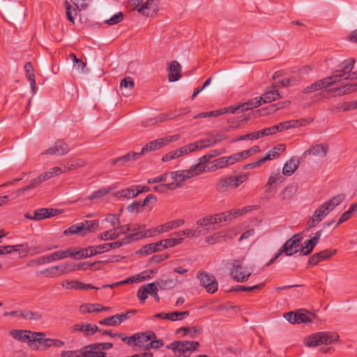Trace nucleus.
<instances>
[{
  "label": "nucleus",
  "instance_id": "f257e3e1",
  "mask_svg": "<svg viewBox=\"0 0 357 357\" xmlns=\"http://www.w3.org/2000/svg\"><path fill=\"white\" fill-rule=\"evenodd\" d=\"M10 335L15 339L21 341L26 342L28 346L33 349L37 350L39 349L38 341L39 336H45V333L40 332H31L26 330H11Z\"/></svg>",
  "mask_w": 357,
  "mask_h": 357
},
{
  "label": "nucleus",
  "instance_id": "f03ea898",
  "mask_svg": "<svg viewBox=\"0 0 357 357\" xmlns=\"http://www.w3.org/2000/svg\"><path fill=\"white\" fill-rule=\"evenodd\" d=\"M199 346V343L197 341H174L166 347L172 350L178 357H189Z\"/></svg>",
  "mask_w": 357,
  "mask_h": 357
},
{
  "label": "nucleus",
  "instance_id": "7ed1b4c3",
  "mask_svg": "<svg viewBox=\"0 0 357 357\" xmlns=\"http://www.w3.org/2000/svg\"><path fill=\"white\" fill-rule=\"evenodd\" d=\"M339 335L335 332H319L310 335L305 340L307 347H317L320 344H330L338 340Z\"/></svg>",
  "mask_w": 357,
  "mask_h": 357
},
{
  "label": "nucleus",
  "instance_id": "20e7f679",
  "mask_svg": "<svg viewBox=\"0 0 357 357\" xmlns=\"http://www.w3.org/2000/svg\"><path fill=\"white\" fill-rule=\"evenodd\" d=\"M247 178L248 176L245 174L236 176L231 175L222 176L216 184V190L220 192H225L229 188H237Z\"/></svg>",
  "mask_w": 357,
  "mask_h": 357
},
{
  "label": "nucleus",
  "instance_id": "39448f33",
  "mask_svg": "<svg viewBox=\"0 0 357 357\" xmlns=\"http://www.w3.org/2000/svg\"><path fill=\"white\" fill-rule=\"evenodd\" d=\"M202 172H203V167L200 165H195L192 166L189 169L172 172L170 176L174 181L173 183L175 185H178V187H179L180 183L199 175Z\"/></svg>",
  "mask_w": 357,
  "mask_h": 357
},
{
  "label": "nucleus",
  "instance_id": "423d86ee",
  "mask_svg": "<svg viewBox=\"0 0 357 357\" xmlns=\"http://www.w3.org/2000/svg\"><path fill=\"white\" fill-rule=\"evenodd\" d=\"M208 137L207 138L200 139L195 143L188 144L189 149L190 150V153L199 149L208 148L221 142L225 138L224 135H218L215 136L211 133H208Z\"/></svg>",
  "mask_w": 357,
  "mask_h": 357
},
{
  "label": "nucleus",
  "instance_id": "0eeeda50",
  "mask_svg": "<svg viewBox=\"0 0 357 357\" xmlns=\"http://www.w3.org/2000/svg\"><path fill=\"white\" fill-rule=\"evenodd\" d=\"M252 271L248 267L242 266L240 260L236 259L233 262V266L231 269V275L238 282H244L248 280Z\"/></svg>",
  "mask_w": 357,
  "mask_h": 357
},
{
  "label": "nucleus",
  "instance_id": "6e6552de",
  "mask_svg": "<svg viewBox=\"0 0 357 357\" xmlns=\"http://www.w3.org/2000/svg\"><path fill=\"white\" fill-rule=\"evenodd\" d=\"M302 236L301 234H296L287 240L282 246V251L287 256H291L300 250Z\"/></svg>",
  "mask_w": 357,
  "mask_h": 357
},
{
  "label": "nucleus",
  "instance_id": "1a4fd4ad",
  "mask_svg": "<svg viewBox=\"0 0 357 357\" xmlns=\"http://www.w3.org/2000/svg\"><path fill=\"white\" fill-rule=\"evenodd\" d=\"M197 278L199 279L200 284L206 289L208 293L213 294L218 290V284L213 275L205 272L198 273Z\"/></svg>",
  "mask_w": 357,
  "mask_h": 357
},
{
  "label": "nucleus",
  "instance_id": "9d476101",
  "mask_svg": "<svg viewBox=\"0 0 357 357\" xmlns=\"http://www.w3.org/2000/svg\"><path fill=\"white\" fill-rule=\"evenodd\" d=\"M355 63V60L353 58H349L348 59L344 60L339 66L337 72L339 74L333 75L331 77H335L332 79L333 83L335 84L339 82L340 79H345L347 75L350 73V72L353 70Z\"/></svg>",
  "mask_w": 357,
  "mask_h": 357
},
{
  "label": "nucleus",
  "instance_id": "9b49d317",
  "mask_svg": "<svg viewBox=\"0 0 357 357\" xmlns=\"http://www.w3.org/2000/svg\"><path fill=\"white\" fill-rule=\"evenodd\" d=\"M184 224V220L177 219L170 222H167L163 225H160L155 228L152 229V231H148L146 235L155 236L158 234L168 231L174 228L182 226Z\"/></svg>",
  "mask_w": 357,
  "mask_h": 357
},
{
  "label": "nucleus",
  "instance_id": "f8f14e48",
  "mask_svg": "<svg viewBox=\"0 0 357 357\" xmlns=\"http://www.w3.org/2000/svg\"><path fill=\"white\" fill-rule=\"evenodd\" d=\"M335 78V77H327L324 79H321L319 81L315 82L314 83L305 87L302 90V93L303 94H309L313 92H315L318 90L328 88L334 84L333 83L332 79Z\"/></svg>",
  "mask_w": 357,
  "mask_h": 357
},
{
  "label": "nucleus",
  "instance_id": "ddd939ff",
  "mask_svg": "<svg viewBox=\"0 0 357 357\" xmlns=\"http://www.w3.org/2000/svg\"><path fill=\"white\" fill-rule=\"evenodd\" d=\"M59 213L58 209L42 208L36 210L33 214L26 213L24 217L32 220H41L56 215Z\"/></svg>",
  "mask_w": 357,
  "mask_h": 357
},
{
  "label": "nucleus",
  "instance_id": "4468645a",
  "mask_svg": "<svg viewBox=\"0 0 357 357\" xmlns=\"http://www.w3.org/2000/svg\"><path fill=\"white\" fill-rule=\"evenodd\" d=\"M158 10V0H147L137 9V12L147 17H152Z\"/></svg>",
  "mask_w": 357,
  "mask_h": 357
},
{
  "label": "nucleus",
  "instance_id": "2eb2a0df",
  "mask_svg": "<svg viewBox=\"0 0 357 357\" xmlns=\"http://www.w3.org/2000/svg\"><path fill=\"white\" fill-rule=\"evenodd\" d=\"M156 338L155 334L153 331H146L144 333H136L135 346L138 347L149 349V343L150 340Z\"/></svg>",
  "mask_w": 357,
  "mask_h": 357
},
{
  "label": "nucleus",
  "instance_id": "dca6fc26",
  "mask_svg": "<svg viewBox=\"0 0 357 357\" xmlns=\"http://www.w3.org/2000/svg\"><path fill=\"white\" fill-rule=\"evenodd\" d=\"M328 151V146L326 144H315L303 153V156L306 158L308 155H313L319 158H324Z\"/></svg>",
  "mask_w": 357,
  "mask_h": 357
},
{
  "label": "nucleus",
  "instance_id": "f3484780",
  "mask_svg": "<svg viewBox=\"0 0 357 357\" xmlns=\"http://www.w3.org/2000/svg\"><path fill=\"white\" fill-rule=\"evenodd\" d=\"M68 145L62 140L56 142L54 145L47 149L44 154H50L55 155H63L69 151Z\"/></svg>",
  "mask_w": 357,
  "mask_h": 357
},
{
  "label": "nucleus",
  "instance_id": "a211bd4d",
  "mask_svg": "<svg viewBox=\"0 0 357 357\" xmlns=\"http://www.w3.org/2000/svg\"><path fill=\"white\" fill-rule=\"evenodd\" d=\"M43 181H45V179L43 178V175L40 174L37 178H34L31 182L30 184H29L23 188H21L18 189L17 191H15V192H13L12 194H10V197H11L12 199H13L18 197H20V196L23 195L25 192L35 188L36 187H37L38 185H40Z\"/></svg>",
  "mask_w": 357,
  "mask_h": 357
},
{
  "label": "nucleus",
  "instance_id": "6ab92c4d",
  "mask_svg": "<svg viewBox=\"0 0 357 357\" xmlns=\"http://www.w3.org/2000/svg\"><path fill=\"white\" fill-rule=\"evenodd\" d=\"M99 331L95 324L80 323L73 326V332H83L84 335H92Z\"/></svg>",
  "mask_w": 357,
  "mask_h": 357
},
{
  "label": "nucleus",
  "instance_id": "aec40b11",
  "mask_svg": "<svg viewBox=\"0 0 357 357\" xmlns=\"http://www.w3.org/2000/svg\"><path fill=\"white\" fill-rule=\"evenodd\" d=\"M168 79L171 82H176L181 77V66L177 61H173L168 67Z\"/></svg>",
  "mask_w": 357,
  "mask_h": 357
},
{
  "label": "nucleus",
  "instance_id": "412c9836",
  "mask_svg": "<svg viewBox=\"0 0 357 357\" xmlns=\"http://www.w3.org/2000/svg\"><path fill=\"white\" fill-rule=\"evenodd\" d=\"M189 153H190V150L189 149L188 145H186L178 149L167 153L162 157V160L163 162H169L174 159L178 158L182 155H187Z\"/></svg>",
  "mask_w": 357,
  "mask_h": 357
},
{
  "label": "nucleus",
  "instance_id": "4be33fe9",
  "mask_svg": "<svg viewBox=\"0 0 357 357\" xmlns=\"http://www.w3.org/2000/svg\"><path fill=\"white\" fill-rule=\"evenodd\" d=\"M81 357H105V353L98 351L93 344L87 345L79 350Z\"/></svg>",
  "mask_w": 357,
  "mask_h": 357
},
{
  "label": "nucleus",
  "instance_id": "5701e85b",
  "mask_svg": "<svg viewBox=\"0 0 357 357\" xmlns=\"http://www.w3.org/2000/svg\"><path fill=\"white\" fill-rule=\"evenodd\" d=\"M140 157L138 152L128 153L123 156L119 157L118 158L112 160L113 165H118L120 167L123 166L126 162L135 161Z\"/></svg>",
  "mask_w": 357,
  "mask_h": 357
},
{
  "label": "nucleus",
  "instance_id": "b1692460",
  "mask_svg": "<svg viewBox=\"0 0 357 357\" xmlns=\"http://www.w3.org/2000/svg\"><path fill=\"white\" fill-rule=\"evenodd\" d=\"M300 161L296 157L291 158L287 161L282 168V174L285 176H291L298 167Z\"/></svg>",
  "mask_w": 357,
  "mask_h": 357
},
{
  "label": "nucleus",
  "instance_id": "393cba45",
  "mask_svg": "<svg viewBox=\"0 0 357 357\" xmlns=\"http://www.w3.org/2000/svg\"><path fill=\"white\" fill-rule=\"evenodd\" d=\"M38 339L40 340L38 341V345H43L45 348L52 347L59 348L64 345V342L59 339L44 338V336H39Z\"/></svg>",
  "mask_w": 357,
  "mask_h": 357
},
{
  "label": "nucleus",
  "instance_id": "a878e982",
  "mask_svg": "<svg viewBox=\"0 0 357 357\" xmlns=\"http://www.w3.org/2000/svg\"><path fill=\"white\" fill-rule=\"evenodd\" d=\"M197 225L199 227H202L204 234H206L210 230H213L214 228V222L213 218L212 215H208L204 218H202L197 221Z\"/></svg>",
  "mask_w": 357,
  "mask_h": 357
},
{
  "label": "nucleus",
  "instance_id": "bb28decb",
  "mask_svg": "<svg viewBox=\"0 0 357 357\" xmlns=\"http://www.w3.org/2000/svg\"><path fill=\"white\" fill-rule=\"evenodd\" d=\"M109 309L110 307H103L98 303H84L80 306V311L84 314L91 312H99L104 310H109Z\"/></svg>",
  "mask_w": 357,
  "mask_h": 357
},
{
  "label": "nucleus",
  "instance_id": "cd10ccee",
  "mask_svg": "<svg viewBox=\"0 0 357 357\" xmlns=\"http://www.w3.org/2000/svg\"><path fill=\"white\" fill-rule=\"evenodd\" d=\"M162 250L164 249L160 243V241H158L144 245L137 252L143 255H148L152 252H160Z\"/></svg>",
  "mask_w": 357,
  "mask_h": 357
},
{
  "label": "nucleus",
  "instance_id": "c85d7f7f",
  "mask_svg": "<svg viewBox=\"0 0 357 357\" xmlns=\"http://www.w3.org/2000/svg\"><path fill=\"white\" fill-rule=\"evenodd\" d=\"M148 231H152V229H146V231H139V229H137V225H132V234L127 236H133V238L129 239V243L144 238L152 237V236L146 235Z\"/></svg>",
  "mask_w": 357,
  "mask_h": 357
},
{
  "label": "nucleus",
  "instance_id": "c756f323",
  "mask_svg": "<svg viewBox=\"0 0 357 357\" xmlns=\"http://www.w3.org/2000/svg\"><path fill=\"white\" fill-rule=\"evenodd\" d=\"M26 77L30 82L31 89L33 93H35L36 84L35 79L34 70L31 62H27L24 66Z\"/></svg>",
  "mask_w": 357,
  "mask_h": 357
},
{
  "label": "nucleus",
  "instance_id": "7c9ffc66",
  "mask_svg": "<svg viewBox=\"0 0 357 357\" xmlns=\"http://www.w3.org/2000/svg\"><path fill=\"white\" fill-rule=\"evenodd\" d=\"M280 98V95L275 86H273L266 91L263 96L261 97L263 102H271L275 101Z\"/></svg>",
  "mask_w": 357,
  "mask_h": 357
},
{
  "label": "nucleus",
  "instance_id": "2f4dec72",
  "mask_svg": "<svg viewBox=\"0 0 357 357\" xmlns=\"http://www.w3.org/2000/svg\"><path fill=\"white\" fill-rule=\"evenodd\" d=\"M162 141L160 139H155L153 141H151L149 142L148 144H145L143 148L142 149V151L140 152H138L139 155H142L144 153H149L152 151L158 150L160 148H162Z\"/></svg>",
  "mask_w": 357,
  "mask_h": 357
},
{
  "label": "nucleus",
  "instance_id": "473e14b6",
  "mask_svg": "<svg viewBox=\"0 0 357 357\" xmlns=\"http://www.w3.org/2000/svg\"><path fill=\"white\" fill-rule=\"evenodd\" d=\"M357 213V203L353 204L349 209L345 211L339 218L337 223L335 225L337 227L338 225L342 224V222L348 220L351 217H352L354 214Z\"/></svg>",
  "mask_w": 357,
  "mask_h": 357
},
{
  "label": "nucleus",
  "instance_id": "72a5a7b5",
  "mask_svg": "<svg viewBox=\"0 0 357 357\" xmlns=\"http://www.w3.org/2000/svg\"><path fill=\"white\" fill-rule=\"evenodd\" d=\"M79 225L82 226V231H87L88 232H92L96 231L99 226V221L98 220H84L79 222Z\"/></svg>",
  "mask_w": 357,
  "mask_h": 357
},
{
  "label": "nucleus",
  "instance_id": "f704fd0d",
  "mask_svg": "<svg viewBox=\"0 0 357 357\" xmlns=\"http://www.w3.org/2000/svg\"><path fill=\"white\" fill-rule=\"evenodd\" d=\"M116 195L119 198H134L137 196L135 185L119 190L116 192Z\"/></svg>",
  "mask_w": 357,
  "mask_h": 357
},
{
  "label": "nucleus",
  "instance_id": "c9c22d12",
  "mask_svg": "<svg viewBox=\"0 0 357 357\" xmlns=\"http://www.w3.org/2000/svg\"><path fill=\"white\" fill-rule=\"evenodd\" d=\"M202 330V327L199 326H194L192 328L181 327L177 329L176 333H180L181 331H183V336H188L190 337H195L196 334L199 333Z\"/></svg>",
  "mask_w": 357,
  "mask_h": 357
},
{
  "label": "nucleus",
  "instance_id": "e433bc0d",
  "mask_svg": "<svg viewBox=\"0 0 357 357\" xmlns=\"http://www.w3.org/2000/svg\"><path fill=\"white\" fill-rule=\"evenodd\" d=\"M297 191V187L295 185H289L287 186L280 194L281 200L290 199L293 197Z\"/></svg>",
  "mask_w": 357,
  "mask_h": 357
},
{
  "label": "nucleus",
  "instance_id": "4c0bfd02",
  "mask_svg": "<svg viewBox=\"0 0 357 357\" xmlns=\"http://www.w3.org/2000/svg\"><path fill=\"white\" fill-rule=\"evenodd\" d=\"M329 207L325 204H322L319 206L314 212L313 215L321 222L331 211Z\"/></svg>",
  "mask_w": 357,
  "mask_h": 357
},
{
  "label": "nucleus",
  "instance_id": "58836bf2",
  "mask_svg": "<svg viewBox=\"0 0 357 357\" xmlns=\"http://www.w3.org/2000/svg\"><path fill=\"white\" fill-rule=\"evenodd\" d=\"M261 101L262 100L261 97L250 99L248 102L241 104L242 111L245 112L249 109H252L253 108H256L261 105Z\"/></svg>",
  "mask_w": 357,
  "mask_h": 357
},
{
  "label": "nucleus",
  "instance_id": "ea45409f",
  "mask_svg": "<svg viewBox=\"0 0 357 357\" xmlns=\"http://www.w3.org/2000/svg\"><path fill=\"white\" fill-rule=\"evenodd\" d=\"M330 91H336L338 92V95L342 96L346 93L357 91V84H347L339 88L332 89Z\"/></svg>",
  "mask_w": 357,
  "mask_h": 357
},
{
  "label": "nucleus",
  "instance_id": "a19ab883",
  "mask_svg": "<svg viewBox=\"0 0 357 357\" xmlns=\"http://www.w3.org/2000/svg\"><path fill=\"white\" fill-rule=\"evenodd\" d=\"M286 146L283 144H278L275 146L272 149H271L266 156H269L268 160H272L274 158H278L280 157V153L285 151Z\"/></svg>",
  "mask_w": 357,
  "mask_h": 357
},
{
  "label": "nucleus",
  "instance_id": "79ce46f5",
  "mask_svg": "<svg viewBox=\"0 0 357 357\" xmlns=\"http://www.w3.org/2000/svg\"><path fill=\"white\" fill-rule=\"evenodd\" d=\"M118 238L119 234L115 229L107 230L98 236V238L100 241H112Z\"/></svg>",
  "mask_w": 357,
  "mask_h": 357
},
{
  "label": "nucleus",
  "instance_id": "37998d69",
  "mask_svg": "<svg viewBox=\"0 0 357 357\" xmlns=\"http://www.w3.org/2000/svg\"><path fill=\"white\" fill-rule=\"evenodd\" d=\"M335 108L338 111L343 112L356 109H357V100L351 102L338 103L337 105L335 106Z\"/></svg>",
  "mask_w": 357,
  "mask_h": 357
},
{
  "label": "nucleus",
  "instance_id": "c03bdc74",
  "mask_svg": "<svg viewBox=\"0 0 357 357\" xmlns=\"http://www.w3.org/2000/svg\"><path fill=\"white\" fill-rule=\"evenodd\" d=\"M133 238V236H126L125 238H122L120 241L112 242V243H108L106 244V248L107 251H109L112 249H116L120 247H121L123 245H127L129 243V239Z\"/></svg>",
  "mask_w": 357,
  "mask_h": 357
},
{
  "label": "nucleus",
  "instance_id": "a18cd8bd",
  "mask_svg": "<svg viewBox=\"0 0 357 357\" xmlns=\"http://www.w3.org/2000/svg\"><path fill=\"white\" fill-rule=\"evenodd\" d=\"M86 165V162L83 159H77L75 161H69L64 165V171L67 172L71 169H75L79 167H82Z\"/></svg>",
  "mask_w": 357,
  "mask_h": 357
},
{
  "label": "nucleus",
  "instance_id": "49530a36",
  "mask_svg": "<svg viewBox=\"0 0 357 357\" xmlns=\"http://www.w3.org/2000/svg\"><path fill=\"white\" fill-rule=\"evenodd\" d=\"M317 245L316 242L313 241L311 238L305 241L304 242V246L301 248V253L300 255H310L312 250L313 248Z\"/></svg>",
  "mask_w": 357,
  "mask_h": 357
},
{
  "label": "nucleus",
  "instance_id": "de8ad7c7",
  "mask_svg": "<svg viewBox=\"0 0 357 357\" xmlns=\"http://www.w3.org/2000/svg\"><path fill=\"white\" fill-rule=\"evenodd\" d=\"M26 245H1L0 246V255L10 254L21 250Z\"/></svg>",
  "mask_w": 357,
  "mask_h": 357
},
{
  "label": "nucleus",
  "instance_id": "09e8293b",
  "mask_svg": "<svg viewBox=\"0 0 357 357\" xmlns=\"http://www.w3.org/2000/svg\"><path fill=\"white\" fill-rule=\"evenodd\" d=\"M21 317L28 319L29 320L39 321L42 319L43 316L39 312H34L31 310H22Z\"/></svg>",
  "mask_w": 357,
  "mask_h": 357
},
{
  "label": "nucleus",
  "instance_id": "8fccbe9b",
  "mask_svg": "<svg viewBox=\"0 0 357 357\" xmlns=\"http://www.w3.org/2000/svg\"><path fill=\"white\" fill-rule=\"evenodd\" d=\"M344 199V195H338L324 203L329 207V209L332 211L335 206L340 205Z\"/></svg>",
  "mask_w": 357,
  "mask_h": 357
},
{
  "label": "nucleus",
  "instance_id": "3c124183",
  "mask_svg": "<svg viewBox=\"0 0 357 357\" xmlns=\"http://www.w3.org/2000/svg\"><path fill=\"white\" fill-rule=\"evenodd\" d=\"M284 181V178L278 172L275 174H272L268 182L266 184V187H268L271 188V186L275 183H282Z\"/></svg>",
  "mask_w": 357,
  "mask_h": 357
},
{
  "label": "nucleus",
  "instance_id": "603ef678",
  "mask_svg": "<svg viewBox=\"0 0 357 357\" xmlns=\"http://www.w3.org/2000/svg\"><path fill=\"white\" fill-rule=\"evenodd\" d=\"M64 6L66 8L68 20L72 22H74V16H76L77 14L76 9L73 7L68 1H65Z\"/></svg>",
  "mask_w": 357,
  "mask_h": 357
},
{
  "label": "nucleus",
  "instance_id": "864d4df0",
  "mask_svg": "<svg viewBox=\"0 0 357 357\" xmlns=\"http://www.w3.org/2000/svg\"><path fill=\"white\" fill-rule=\"evenodd\" d=\"M88 248L89 250L91 257L93 256H96L97 255L104 253L105 252H108L106 248L105 243L95 246H89Z\"/></svg>",
  "mask_w": 357,
  "mask_h": 357
},
{
  "label": "nucleus",
  "instance_id": "5fc2aeb1",
  "mask_svg": "<svg viewBox=\"0 0 357 357\" xmlns=\"http://www.w3.org/2000/svg\"><path fill=\"white\" fill-rule=\"evenodd\" d=\"M156 287H159L160 289H167L172 288L174 285V282L171 279H160L157 280L155 282Z\"/></svg>",
  "mask_w": 357,
  "mask_h": 357
},
{
  "label": "nucleus",
  "instance_id": "6e6d98bb",
  "mask_svg": "<svg viewBox=\"0 0 357 357\" xmlns=\"http://www.w3.org/2000/svg\"><path fill=\"white\" fill-rule=\"evenodd\" d=\"M178 188V185H175L174 183L160 184L153 187V190L156 192L162 193L167 190H175Z\"/></svg>",
  "mask_w": 357,
  "mask_h": 357
},
{
  "label": "nucleus",
  "instance_id": "4d7b16f0",
  "mask_svg": "<svg viewBox=\"0 0 357 357\" xmlns=\"http://www.w3.org/2000/svg\"><path fill=\"white\" fill-rule=\"evenodd\" d=\"M337 252V250H329L326 249L324 250H322L319 252L316 253L319 261L326 260L329 258H331L333 255H334Z\"/></svg>",
  "mask_w": 357,
  "mask_h": 357
},
{
  "label": "nucleus",
  "instance_id": "13d9d810",
  "mask_svg": "<svg viewBox=\"0 0 357 357\" xmlns=\"http://www.w3.org/2000/svg\"><path fill=\"white\" fill-rule=\"evenodd\" d=\"M123 13L122 12H119L112 16L109 19L105 20V22L109 25H114L123 21Z\"/></svg>",
  "mask_w": 357,
  "mask_h": 357
},
{
  "label": "nucleus",
  "instance_id": "bf43d9fd",
  "mask_svg": "<svg viewBox=\"0 0 357 357\" xmlns=\"http://www.w3.org/2000/svg\"><path fill=\"white\" fill-rule=\"evenodd\" d=\"M307 311L301 310L299 312H296V318H297V324L302 323H310L312 322V319L307 316Z\"/></svg>",
  "mask_w": 357,
  "mask_h": 357
},
{
  "label": "nucleus",
  "instance_id": "052dcab7",
  "mask_svg": "<svg viewBox=\"0 0 357 357\" xmlns=\"http://www.w3.org/2000/svg\"><path fill=\"white\" fill-rule=\"evenodd\" d=\"M183 231L185 232V236L187 238L197 237L204 234L203 229L199 227L196 229H185Z\"/></svg>",
  "mask_w": 357,
  "mask_h": 357
},
{
  "label": "nucleus",
  "instance_id": "680f3d73",
  "mask_svg": "<svg viewBox=\"0 0 357 357\" xmlns=\"http://www.w3.org/2000/svg\"><path fill=\"white\" fill-rule=\"evenodd\" d=\"M153 318H160L163 319H167L172 321H176V312H160L157 313L153 316Z\"/></svg>",
  "mask_w": 357,
  "mask_h": 357
},
{
  "label": "nucleus",
  "instance_id": "e2e57ef3",
  "mask_svg": "<svg viewBox=\"0 0 357 357\" xmlns=\"http://www.w3.org/2000/svg\"><path fill=\"white\" fill-rule=\"evenodd\" d=\"M146 287H148V294L153 296L154 300L157 302L160 301V297L158 294V287H156V284L154 282H151L146 284Z\"/></svg>",
  "mask_w": 357,
  "mask_h": 357
},
{
  "label": "nucleus",
  "instance_id": "0e129e2a",
  "mask_svg": "<svg viewBox=\"0 0 357 357\" xmlns=\"http://www.w3.org/2000/svg\"><path fill=\"white\" fill-rule=\"evenodd\" d=\"M61 286L66 289H79V282L66 280L62 282Z\"/></svg>",
  "mask_w": 357,
  "mask_h": 357
},
{
  "label": "nucleus",
  "instance_id": "69168bd1",
  "mask_svg": "<svg viewBox=\"0 0 357 357\" xmlns=\"http://www.w3.org/2000/svg\"><path fill=\"white\" fill-rule=\"evenodd\" d=\"M214 224L221 223L223 222L230 221L227 211L213 215Z\"/></svg>",
  "mask_w": 357,
  "mask_h": 357
},
{
  "label": "nucleus",
  "instance_id": "338daca9",
  "mask_svg": "<svg viewBox=\"0 0 357 357\" xmlns=\"http://www.w3.org/2000/svg\"><path fill=\"white\" fill-rule=\"evenodd\" d=\"M89 257H91V255L88 247L80 249L77 252L74 251V259H86Z\"/></svg>",
  "mask_w": 357,
  "mask_h": 357
},
{
  "label": "nucleus",
  "instance_id": "774afa93",
  "mask_svg": "<svg viewBox=\"0 0 357 357\" xmlns=\"http://www.w3.org/2000/svg\"><path fill=\"white\" fill-rule=\"evenodd\" d=\"M81 228H82V226H80L79 223H77L75 225L70 226L67 229H66L63 231V234L66 236L79 234V233L82 232Z\"/></svg>",
  "mask_w": 357,
  "mask_h": 357
}]
</instances>
